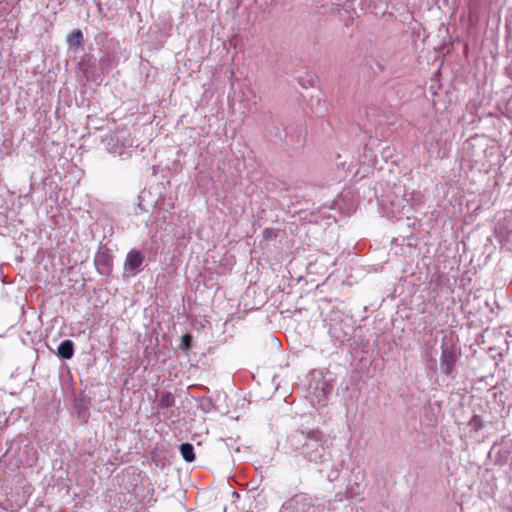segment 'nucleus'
Masks as SVG:
<instances>
[{
  "instance_id": "nucleus-1",
  "label": "nucleus",
  "mask_w": 512,
  "mask_h": 512,
  "mask_svg": "<svg viewBox=\"0 0 512 512\" xmlns=\"http://www.w3.org/2000/svg\"><path fill=\"white\" fill-rule=\"evenodd\" d=\"M144 259L145 257L142 252L138 250H131L126 256L124 262V270L126 272H130L131 275L134 276L140 266L143 264Z\"/></svg>"
},
{
  "instance_id": "nucleus-2",
  "label": "nucleus",
  "mask_w": 512,
  "mask_h": 512,
  "mask_svg": "<svg viewBox=\"0 0 512 512\" xmlns=\"http://www.w3.org/2000/svg\"><path fill=\"white\" fill-rule=\"evenodd\" d=\"M456 360V354L452 349H444L440 357L441 371L446 375L451 374L454 370Z\"/></svg>"
},
{
  "instance_id": "nucleus-3",
  "label": "nucleus",
  "mask_w": 512,
  "mask_h": 512,
  "mask_svg": "<svg viewBox=\"0 0 512 512\" xmlns=\"http://www.w3.org/2000/svg\"><path fill=\"white\" fill-rule=\"evenodd\" d=\"M74 353V345L71 340H65L61 342L58 347V355L63 359L72 358Z\"/></svg>"
},
{
  "instance_id": "nucleus-4",
  "label": "nucleus",
  "mask_w": 512,
  "mask_h": 512,
  "mask_svg": "<svg viewBox=\"0 0 512 512\" xmlns=\"http://www.w3.org/2000/svg\"><path fill=\"white\" fill-rule=\"evenodd\" d=\"M67 42L71 48H79L83 42V34L80 30H74L67 37Z\"/></svg>"
},
{
  "instance_id": "nucleus-5",
  "label": "nucleus",
  "mask_w": 512,
  "mask_h": 512,
  "mask_svg": "<svg viewBox=\"0 0 512 512\" xmlns=\"http://www.w3.org/2000/svg\"><path fill=\"white\" fill-rule=\"evenodd\" d=\"M180 453L186 462H193L195 460L194 447L190 443L181 444Z\"/></svg>"
},
{
  "instance_id": "nucleus-6",
  "label": "nucleus",
  "mask_w": 512,
  "mask_h": 512,
  "mask_svg": "<svg viewBox=\"0 0 512 512\" xmlns=\"http://www.w3.org/2000/svg\"><path fill=\"white\" fill-rule=\"evenodd\" d=\"M175 398L170 392L164 393L160 398V406L162 408H168L174 405Z\"/></svg>"
},
{
  "instance_id": "nucleus-7",
  "label": "nucleus",
  "mask_w": 512,
  "mask_h": 512,
  "mask_svg": "<svg viewBox=\"0 0 512 512\" xmlns=\"http://www.w3.org/2000/svg\"><path fill=\"white\" fill-rule=\"evenodd\" d=\"M191 345H192V337H191V335L184 334L181 337V348L184 351H187V350H189L191 348Z\"/></svg>"
},
{
  "instance_id": "nucleus-8",
  "label": "nucleus",
  "mask_w": 512,
  "mask_h": 512,
  "mask_svg": "<svg viewBox=\"0 0 512 512\" xmlns=\"http://www.w3.org/2000/svg\"><path fill=\"white\" fill-rule=\"evenodd\" d=\"M306 437L318 441L321 438V432L319 430H312L307 433Z\"/></svg>"
},
{
  "instance_id": "nucleus-9",
  "label": "nucleus",
  "mask_w": 512,
  "mask_h": 512,
  "mask_svg": "<svg viewBox=\"0 0 512 512\" xmlns=\"http://www.w3.org/2000/svg\"><path fill=\"white\" fill-rule=\"evenodd\" d=\"M263 236L265 239H271V238H275L277 236V234L272 228H266L263 231Z\"/></svg>"
}]
</instances>
